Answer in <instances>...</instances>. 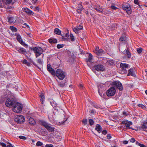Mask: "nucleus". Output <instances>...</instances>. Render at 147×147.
I'll return each instance as SVG.
<instances>
[{
  "mask_svg": "<svg viewBox=\"0 0 147 147\" xmlns=\"http://www.w3.org/2000/svg\"><path fill=\"white\" fill-rule=\"evenodd\" d=\"M13 107V111L17 113L21 112L22 109V105L17 102H16Z\"/></svg>",
  "mask_w": 147,
  "mask_h": 147,
  "instance_id": "f257e3e1",
  "label": "nucleus"
},
{
  "mask_svg": "<svg viewBox=\"0 0 147 147\" xmlns=\"http://www.w3.org/2000/svg\"><path fill=\"white\" fill-rule=\"evenodd\" d=\"M40 123L49 131L52 132L54 131V128L51 127V125L48 123L44 121H42Z\"/></svg>",
  "mask_w": 147,
  "mask_h": 147,
  "instance_id": "f03ea898",
  "label": "nucleus"
},
{
  "mask_svg": "<svg viewBox=\"0 0 147 147\" xmlns=\"http://www.w3.org/2000/svg\"><path fill=\"white\" fill-rule=\"evenodd\" d=\"M55 75L58 78L61 80H63L65 76V73L62 70L58 69L55 73Z\"/></svg>",
  "mask_w": 147,
  "mask_h": 147,
  "instance_id": "7ed1b4c3",
  "label": "nucleus"
},
{
  "mask_svg": "<svg viewBox=\"0 0 147 147\" xmlns=\"http://www.w3.org/2000/svg\"><path fill=\"white\" fill-rule=\"evenodd\" d=\"M121 68V73L122 74H126L127 72V70L129 69L128 65L126 63H121L120 64Z\"/></svg>",
  "mask_w": 147,
  "mask_h": 147,
  "instance_id": "20e7f679",
  "label": "nucleus"
},
{
  "mask_svg": "<svg viewBox=\"0 0 147 147\" xmlns=\"http://www.w3.org/2000/svg\"><path fill=\"white\" fill-rule=\"evenodd\" d=\"M33 50L34 53L36 54V58L40 56L43 52L42 48L40 47H35L34 48Z\"/></svg>",
  "mask_w": 147,
  "mask_h": 147,
  "instance_id": "39448f33",
  "label": "nucleus"
},
{
  "mask_svg": "<svg viewBox=\"0 0 147 147\" xmlns=\"http://www.w3.org/2000/svg\"><path fill=\"white\" fill-rule=\"evenodd\" d=\"M14 121L18 123H22L25 120L24 116L22 115H17L14 119Z\"/></svg>",
  "mask_w": 147,
  "mask_h": 147,
  "instance_id": "423d86ee",
  "label": "nucleus"
},
{
  "mask_svg": "<svg viewBox=\"0 0 147 147\" xmlns=\"http://www.w3.org/2000/svg\"><path fill=\"white\" fill-rule=\"evenodd\" d=\"M16 102L13 99L9 98L5 102V105L8 107H13Z\"/></svg>",
  "mask_w": 147,
  "mask_h": 147,
  "instance_id": "0eeeda50",
  "label": "nucleus"
},
{
  "mask_svg": "<svg viewBox=\"0 0 147 147\" xmlns=\"http://www.w3.org/2000/svg\"><path fill=\"white\" fill-rule=\"evenodd\" d=\"M116 90L113 87H111L107 92V94L108 96H113L115 93Z\"/></svg>",
  "mask_w": 147,
  "mask_h": 147,
  "instance_id": "6e6552de",
  "label": "nucleus"
},
{
  "mask_svg": "<svg viewBox=\"0 0 147 147\" xmlns=\"http://www.w3.org/2000/svg\"><path fill=\"white\" fill-rule=\"evenodd\" d=\"M142 130L144 131H147V120L144 121L142 125H141L139 127L137 128V129L135 130Z\"/></svg>",
  "mask_w": 147,
  "mask_h": 147,
  "instance_id": "1a4fd4ad",
  "label": "nucleus"
},
{
  "mask_svg": "<svg viewBox=\"0 0 147 147\" xmlns=\"http://www.w3.org/2000/svg\"><path fill=\"white\" fill-rule=\"evenodd\" d=\"M94 69L98 71H103L105 70V68L103 65L101 64L95 65L94 66Z\"/></svg>",
  "mask_w": 147,
  "mask_h": 147,
  "instance_id": "9d476101",
  "label": "nucleus"
},
{
  "mask_svg": "<svg viewBox=\"0 0 147 147\" xmlns=\"http://www.w3.org/2000/svg\"><path fill=\"white\" fill-rule=\"evenodd\" d=\"M50 102L51 105L56 110L58 111L60 109L59 106H58V105L57 104L56 102L53 99H51Z\"/></svg>",
  "mask_w": 147,
  "mask_h": 147,
  "instance_id": "9b49d317",
  "label": "nucleus"
},
{
  "mask_svg": "<svg viewBox=\"0 0 147 147\" xmlns=\"http://www.w3.org/2000/svg\"><path fill=\"white\" fill-rule=\"evenodd\" d=\"M122 123L125 124V126L128 127L129 129L134 130L132 127H130V126L132 125V123L131 122L128 121H122Z\"/></svg>",
  "mask_w": 147,
  "mask_h": 147,
  "instance_id": "f8f14e48",
  "label": "nucleus"
},
{
  "mask_svg": "<svg viewBox=\"0 0 147 147\" xmlns=\"http://www.w3.org/2000/svg\"><path fill=\"white\" fill-rule=\"evenodd\" d=\"M113 84L115 85L120 90H123V88L122 84L120 82L116 81L114 82Z\"/></svg>",
  "mask_w": 147,
  "mask_h": 147,
  "instance_id": "ddd939ff",
  "label": "nucleus"
},
{
  "mask_svg": "<svg viewBox=\"0 0 147 147\" xmlns=\"http://www.w3.org/2000/svg\"><path fill=\"white\" fill-rule=\"evenodd\" d=\"M47 68L48 71L50 73H51L52 75L54 76L55 75V71L54 69L52 68L51 65L49 64L48 65H47Z\"/></svg>",
  "mask_w": 147,
  "mask_h": 147,
  "instance_id": "4468645a",
  "label": "nucleus"
},
{
  "mask_svg": "<svg viewBox=\"0 0 147 147\" xmlns=\"http://www.w3.org/2000/svg\"><path fill=\"white\" fill-rule=\"evenodd\" d=\"M22 10L29 15H33L34 14V13L33 11L26 7L23 8Z\"/></svg>",
  "mask_w": 147,
  "mask_h": 147,
  "instance_id": "2eb2a0df",
  "label": "nucleus"
},
{
  "mask_svg": "<svg viewBox=\"0 0 147 147\" xmlns=\"http://www.w3.org/2000/svg\"><path fill=\"white\" fill-rule=\"evenodd\" d=\"M83 27L82 26H79L73 28V31L75 33H78V31L79 30H82L83 29Z\"/></svg>",
  "mask_w": 147,
  "mask_h": 147,
  "instance_id": "dca6fc26",
  "label": "nucleus"
},
{
  "mask_svg": "<svg viewBox=\"0 0 147 147\" xmlns=\"http://www.w3.org/2000/svg\"><path fill=\"white\" fill-rule=\"evenodd\" d=\"M28 122L31 125H34L36 124L35 120L32 118L28 117Z\"/></svg>",
  "mask_w": 147,
  "mask_h": 147,
  "instance_id": "f3484780",
  "label": "nucleus"
},
{
  "mask_svg": "<svg viewBox=\"0 0 147 147\" xmlns=\"http://www.w3.org/2000/svg\"><path fill=\"white\" fill-rule=\"evenodd\" d=\"M95 51L96 54L98 55H101L104 53V51L103 50L101 49H99L97 48H96Z\"/></svg>",
  "mask_w": 147,
  "mask_h": 147,
  "instance_id": "a211bd4d",
  "label": "nucleus"
},
{
  "mask_svg": "<svg viewBox=\"0 0 147 147\" xmlns=\"http://www.w3.org/2000/svg\"><path fill=\"white\" fill-rule=\"evenodd\" d=\"M8 22L10 23H14L15 22L16 20L15 18L12 17H8Z\"/></svg>",
  "mask_w": 147,
  "mask_h": 147,
  "instance_id": "6ab92c4d",
  "label": "nucleus"
},
{
  "mask_svg": "<svg viewBox=\"0 0 147 147\" xmlns=\"http://www.w3.org/2000/svg\"><path fill=\"white\" fill-rule=\"evenodd\" d=\"M123 53L124 54H127L128 58H130L131 56L130 53L128 49H125L124 51L123 52Z\"/></svg>",
  "mask_w": 147,
  "mask_h": 147,
  "instance_id": "aec40b11",
  "label": "nucleus"
},
{
  "mask_svg": "<svg viewBox=\"0 0 147 147\" xmlns=\"http://www.w3.org/2000/svg\"><path fill=\"white\" fill-rule=\"evenodd\" d=\"M16 50L20 53H24L26 52V50L22 48H17Z\"/></svg>",
  "mask_w": 147,
  "mask_h": 147,
  "instance_id": "412c9836",
  "label": "nucleus"
},
{
  "mask_svg": "<svg viewBox=\"0 0 147 147\" xmlns=\"http://www.w3.org/2000/svg\"><path fill=\"white\" fill-rule=\"evenodd\" d=\"M95 129L99 133H100L101 131V127L99 124H97L96 125Z\"/></svg>",
  "mask_w": 147,
  "mask_h": 147,
  "instance_id": "4be33fe9",
  "label": "nucleus"
},
{
  "mask_svg": "<svg viewBox=\"0 0 147 147\" xmlns=\"http://www.w3.org/2000/svg\"><path fill=\"white\" fill-rule=\"evenodd\" d=\"M134 76V72L133 70L132 69H130L128 70V73L127 74V76Z\"/></svg>",
  "mask_w": 147,
  "mask_h": 147,
  "instance_id": "5701e85b",
  "label": "nucleus"
},
{
  "mask_svg": "<svg viewBox=\"0 0 147 147\" xmlns=\"http://www.w3.org/2000/svg\"><path fill=\"white\" fill-rule=\"evenodd\" d=\"M40 100L41 103L43 104L44 103V101L45 100L44 95L43 93H42L40 95Z\"/></svg>",
  "mask_w": 147,
  "mask_h": 147,
  "instance_id": "b1692460",
  "label": "nucleus"
},
{
  "mask_svg": "<svg viewBox=\"0 0 147 147\" xmlns=\"http://www.w3.org/2000/svg\"><path fill=\"white\" fill-rule=\"evenodd\" d=\"M58 85L61 88H63L65 86V82H58Z\"/></svg>",
  "mask_w": 147,
  "mask_h": 147,
  "instance_id": "393cba45",
  "label": "nucleus"
},
{
  "mask_svg": "<svg viewBox=\"0 0 147 147\" xmlns=\"http://www.w3.org/2000/svg\"><path fill=\"white\" fill-rule=\"evenodd\" d=\"M63 39L65 40H67L69 39V35L68 33L66 34L65 36H62Z\"/></svg>",
  "mask_w": 147,
  "mask_h": 147,
  "instance_id": "a878e982",
  "label": "nucleus"
},
{
  "mask_svg": "<svg viewBox=\"0 0 147 147\" xmlns=\"http://www.w3.org/2000/svg\"><path fill=\"white\" fill-rule=\"evenodd\" d=\"M92 59V56L91 53H90L89 55L88 58L87 59V61L91 62Z\"/></svg>",
  "mask_w": 147,
  "mask_h": 147,
  "instance_id": "bb28decb",
  "label": "nucleus"
},
{
  "mask_svg": "<svg viewBox=\"0 0 147 147\" xmlns=\"http://www.w3.org/2000/svg\"><path fill=\"white\" fill-rule=\"evenodd\" d=\"M126 11L128 14H131V10L130 6L129 5H128V8L127 9Z\"/></svg>",
  "mask_w": 147,
  "mask_h": 147,
  "instance_id": "cd10ccee",
  "label": "nucleus"
},
{
  "mask_svg": "<svg viewBox=\"0 0 147 147\" xmlns=\"http://www.w3.org/2000/svg\"><path fill=\"white\" fill-rule=\"evenodd\" d=\"M49 42L51 43H56L57 42V40L55 39L51 38L49 40Z\"/></svg>",
  "mask_w": 147,
  "mask_h": 147,
  "instance_id": "c85d7f7f",
  "label": "nucleus"
},
{
  "mask_svg": "<svg viewBox=\"0 0 147 147\" xmlns=\"http://www.w3.org/2000/svg\"><path fill=\"white\" fill-rule=\"evenodd\" d=\"M54 32L58 35H60L61 31L58 28H56L54 30Z\"/></svg>",
  "mask_w": 147,
  "mask_h": 147,
  "instance_id": "c756f323",
  "label": "nucleus"
},
{
  "mask_svg": "<svg viewBox=\"0 0 147 147\" xmlns=\"http://www.w3.org/2000/svg\"><path fill=\"white\" fill-rule=\"evenodd\" d=\"M17 39L19 42L21 44H22L24 42L22 40L21 36L20 35H18L17 36Z\"/></svg>",
  "mask_w": 147,
  "mask_h": 147,
  "instance_id": "7c9ffc66",
  "label": "nucleus"
},
{
  "mask_svg": "<svg viewBox=\"0 0 147 147\" xmlns=\"http://www.w3.org/2000/svg\"><path fill=\"white\" fill-rule=\"evenodd\" d=\"M94 9L96 10L97 11L100 12H102L103 11L102 9L98 7H95Z\"/></svg>",
  "mask_w": 147,
  "mask_h": 147,
  "instance_id": "2f4dec72",
  "label": "nucleus"
},
{
  "mask_svg": "<svg viewBox=\"0 0 147 147\" xmlns=\"http://www.w3.org/2000/svg\"><path fill=\"white\" fill-rule=\"evenodd\" d=\"M48 117L50 121H52L53 120V113L49 114L48 115Z\"/></svg>",
  "mask_w": 147,
  "mask_h": 147,
  "instance_id": "473e14b6",
  "label": "nucleus"
},
{
  "mask_svg": "<svg viewBox=\"0 0 147 147\" xmlns=\"http://www.w3.org/2000/svg\"><path fill=\"white\" fill-rule=\"evenodd\" d=\"M9 28L13 31L16 32L17 31V29L15 27L10 26Z\"/></svg>",
  "mask_w": 147,
  "mask_h": 147,
  "instance_id": "72a5a7b5",
  "label": "nucleus"
},
{
  "mask_svg": "<svg viewBox=\"0 0 147 147\" xmlns=\"http://www.w3.org/2000/svg\"><path fill=\"white\" fill-rule=\"evenodd\" d=\"M23 63L26 65L28 66H29L30 65V63L28 62L27 61L26 59H24L23 61Z\"/></svg>",
  "mask_w": 147,
  "mask_h": 147,
  "instance_id": "f704fd0d",
  "label": "nucleus"
},
{
  "mask_svg": "<svg viewBox=\"0 0 147 147\" xmlns=\"http://www.w3.org/2000/svg\"><path fill=\"white\" fill-rule=\"evenodd\" d=\"M82 124L84 125H86L87 124L88 121L86 119H83L82 120Z\"/></svg>",
  "mask_w": 147,
  "mask_h": 147,
  "instance_id": "c9c22d12",
  "label": "nucleus"
},
{
  "mask_svg": "<svg viewBox=\"0 0 147 147\" xmlns=\"http://www.w3.org/2000/svg\"><path fill=\"white\" fill-rule=\"evenodd\" d=\"M89 122L90 125H92L94 123V121L93 120L90 119L89 120Z\"/></svg>",
  "mask_w": 147,
  "mask_h": 147,
  "instance_id": "e433bc0d",
  "label": "nucleus"
},
{
  "mask_svg": "<svg viewBox=\"0 0 147 147\" xmlns=\"http://www.w3.org/2000/svg\"><path fill=\"white\" fill-rule=\"evenodd\" d=\"M70 39L72 41H74L75 40L74 38V36L73 35V34L71 33H70Z\"/></svg>",
  "mask_w": 147,
  "mask_h": 147,
  "instance_id": "4c0bfd02",
  "label": "nucleus"
},
{
  "mask_svg": "<svg viewBox=\"0 0 147 147\" xmlns=\"http://www.w3.org/2000/svg\"><path fill=\"white\" fill-rule=\"evenodd\" d=\"M63 46L64 45L63 44H58L57 45V47L58 49H60L61 48H63Z\"/></svg>",
  "mask_w": 147,
  "mask_h": 147,
  "instance_id": "58836bf2",
  "label": "nucleus"
},
{
  "mask_svg": "<svg viewBox=\"0 0 147 147\" xmlns=\"http://www.w3.org/2000/svg\"><path fill=\"white\" fill-rule=\"evenodd\" d=\"M43 145V143L40 142V141H38L36 144V145L37 146H41L42 145Z\"/></svg>",
  "mask_w": 147,
  "mask_h": 147,
  "instance_id": "ea45409f",
  "label": "nucleus"
},
{
  "mask_svg": "<svg viewBox=\"0 0 147 147\" xmlns=\"http://www.w3.org/2000/svg\"><path fill=\"white\" fill-rule=\"evenodd\" d=\"M128 5L127 4L126 5H123L122 6L124 10L126 11L128 8Z\"/></svg>",
  "mask_w": 147,
  "mask_h": 147,
  "instance_id": "a19ab883",
  "label": "nucleus"
},
{
  "mask_svg": "<svg viewBox=\"0 0 147 147\" xmlns=\"http://www.w3.org/2000/svg\"><path fill=\"white\" fill-rule=\"evenodd\" d=\"M19 138L20 139H22L23 140H26L27 139V138L26 137L24 136H19Z\"/></svg>",
  "mask_w": 147,
  "mask_h": 147,
  "instance_id": "79ce46f5",
  "label": "nucleus"
},
{
  "mask_svg": "<svg viewBox=\"0 0 147 147\" xmlns=\"http://www.w3.org/2000/svg\"><path fill=\"white\" fill-rule=\"evenodd\" d=\"M139 107H141L143 109H145L146 108L145 106L142 104H139L138 105Z\"/></svg>",
  "mask_w": 147,
  "mask_h": 147,
  "instance_id": "37998d69",
  "label": "nucleus"
},
{
  "mask_svg": "<svg viewBox=\"0 0 147 147\" xmlns=\"http://www.w3.org/2000/svg\"><path fill=\"white\" fill-rule=\"evenodd\" d=\"M116 28V25L113 24L112 25L111 29L112 30H115Z\"/></svg>",
  "mask_w": 147,
  "mask_h": 147,
  "instance_id": "c03bdc74",
  "label": "nucleus"
},
{
  "mask_svg": "<svg viewBox=\"0 0 147 147\" xmlns=\"http://www.w3.org/2000/svg\"><path fill=\"white\" fill-rule=\"evenodd\" d=\"M142 50V48H140L139 49H138L137 51L138 53H141Z\"/></svg>",
  "mask_w": 147,
  "mask_h": 147,
  "instance_id": "a18cd8bd",
  "label": "nucleus"
},
{
  "mask_svg": "<svg viewBox=\"0 0 147 147\" xmlns=\"http://www.w3.org/2000/svg\"><path fill=\"white\" fill-rule=\"evenodd\" d=\"M0 145L2 146L3 147H7L6 145L3 143L0 142Z\"/></svg>",
  "mask_w": 147,
  "mask_h": 147,
  "instance_id": "49530a36",
  "label": "nucleus"
},
{
  "mask_svg": "<svg viewBox=\"0 0 147 147\" xmlns=\"http://www.w3.org/2000/svg\"><path fill=\"white\" fill-rule=\"evenodd\" d=\"M111 8H112V9L114 10H116L117 9V8L116 7L113 5H112L111 6Z\"/></svg>",
  "mask_w": 147,
  "mask_h": 147,
  "instance_id": "de8ad7c7",
  "label": "nucleus"
},
{
  "mask_svg": "<svg viewBox=\"0 0 147 147\" xmlns=\"http://www.w3.org/2000/svg\"><path fill=\"white\" fill-rule=\"evenodd\" d=\"M23 25L24 26H23V27H24V28H25L26 27L28 28H29V26L26 23H25L24 24H23Z\"/></svg>",
  "mask_w": 147,
  "mask_h": 147,
  "instance_id": "09e8293b",
  "label": "nucleus"
},
{
  "mask_svg": "<svg viewBox=\"0 0 147 147\" xmlns=\"http://www.w3.org/2000/svg\"><path fill=\"white\" fill-rule=\"evenodd\" d=\"M45 147H53V146L52 144H46Z\"/></svg>",
  "mask_w": 147,
  "mask_h": 147,
  "instance_id": "8fccbe9b",
  "label": "nucleus"
},
{
  "mask_svg": "<svg viewBox=\"0 0 147 147\" xmlns=\"http://www.w3.org/2000/svg\"><path fill=\"white\" fill-rule=\"evenodd\" d=\"M38 63H39L40 64H41L42 63V60H41V59H38Z\"/></svg>",
  "mask_w": 147,
  "mask_h": 147,
  "instance_id": "3c124183",
  "label": "nucleus"
},
{
  "mask_svg": "<svg viewBox=\"0 0 147 147\" xmlns=\"http://www.w3.org/2000/svg\"><path fill=\"white\" fill-rule=\"evenodd\" d=\"M78 87L80 88L81 89H83L84 87L83 85L82 84H80L79 85Z\"/></svg>",
  "mask_w": 147,
  "mask_h": 147,
  "instance_id": "603ef678",
  "label": "nucleus"
},
{
  "mask_svg": "<svg viewBox=\"0 0 147 147\" xmlns=\"http://www.w3.org/2000/svg\"><path fill=\"white\" fill-rule=\"evenodd\" d=\"M130 141L131 142H134L135 141V140L134 138H131L130 140Z\"/></svg>",
  "mask_w": 147,
  "mask_h": 147,
  "instance_id": "864d4df0",
  "label": "nucleus"
},
{
  "mask_svg": "<svg viewBox=\"0 0 147 147\" xmlns=\"http://www.w3.org/2000/svg\"><path fill=\"white\" fill-rule=\"evenodd\" d=\"M34 11H39V9L38 7H35L34 8Z\"/></svg>",
  "mask_w": 147,
  "mask_h": 147,
  "instance_id": "5fc2aeb1",
  "label": "nucleus"
},
{
  "mask_svg": "<svg viewBox=\"0 0 147 147\" xmlns=\"http://www.w3.org/2000/svg\"><path fill=\"white\" fill-rule=\"evenodd\" d=\"M138 145L141 147H146L145 146L142 144L139 143Z\"/></svg>",
  "mask_w": 147,
  "mask_h": 147,
  "instance_id": "6e6d98bb",
  "label": "nucleus"
},
{
  "mask_svg": "<svg viewBox=\"0 0 147 147\" xmlns=\"http://www.w3.org/2000/svg\"><path fill=\"white\" fill-rule=\"evenodd\" d=\"M107 137L108 139H109L111 138V137L110 134H108Z\"/></svg>",
  "mask_w": 147,
  "mask_h": 147,
  "instance_id": "4d7b16f0",
  "label": "nucleus"
},
{
  "mask_svg": "<svg viewBox=\"0 0 147 147\" xmlns=\"http://www.w3.org/2000/svg\"><path fill=\"white\" fill-rule=\"evenodd\" d=\"M6 4H9L11 2L12 0H6Z\"/></svg>",
  "mask_w": 147,
  "mask_h": 147,
  "instance_id": "13d9d810",
  "label": "nucleus"
},
{
  "mask_svg": "<svg viewBox=\"0 0 147 147\" xmlns=\"http://www.w3.org/2000/svg\"><path fill=\"white\" fill-rule=\"evenodd\" d=\"M134 3L136 4H138L139 2L138 0H134Z\"/></svg>",
  "mask_w": 147,
  "mask_h": 147,
  "instance_id": "bf43d9fd",
  "label": "nucleus"
},
{
  "mask_svg": "<svg viewBox=\"0 0 147 147\" xmlns=\"http://www.w3.org/2000/svg\"><path fill=\"white\" fill-rule=\"evenodd\" d=\"M102 133L103 134L105 135L106 134H107V131L105 130L103 131H102Z\"/></svg>",
  "mask_w": 147,
  "mask_h": 147,
  "instance_id": "052dcab7",
  "label": "nucleus"
},
{
  "mask_svg": "<svg viewBox=\"0 0 147 147\" xmlns=\"http://www.w3.org/2000/svg\"><path fill=\"white\" fill-rule=\"evenodd\" d=\"M7 147H14L11 144L9 143V144L7 145Z\"/></svg>",
  "mask_w": 147,
  "mask_h": 147,
  "instance_id": "680f3d73",
  "label": "nucleus"
},
{
  "mask_svg": "<svg viewBox=\"0 0 147 147\" xmlns=\"http://www.w3.org/2000/svg\"><path fill=\"white\" fill-rule=\"evenodd\" d=\"M32 3L34 4H35L36 2L38 0H32Z\"/></svg>",
  "mask_w": 147,
  "mask_h": 147,
  "instance_id": "e2e57ef3",
  "label": "nucleus"
},
{
  "mask_svg": "<svg viewBox=\"0 0 147 147\" xmlns=\"http://www.w3.org/2000/svg\"><path fill=\"white\" fill-rule=\"evenodd\" d=\"M123 39L124 38L123 37H121L119 39V40L121 41H123Z\"/></svg>",
  "mask_w": 147,
  "mask_h": 147,
  "instance_id": "0e129e2a",
  "label": "nucleus"
},
{
  "mask_svg": "<svg viewBox=\"0 0 147 147\" xmlns=\"http://www.w3.org/2000/svg\"><path fill=\"white\" fill-rule=\"evenodd\" d=\"M98 93H99V94L100 95V96H101V95H102V94H101V93H100V88H98Z\"/></svg>",
  "mask_w": 147,
  "mask_h": 147,
  "instance_id": "69168bd1",
  "label": "nucleus"
},
{
  "mask_svg": "<svg viewBox=\"0 0 147 147\" xmlns=\"http://www.w3.org/2000/svg\"><path fill=\"white\" fill-rule=\"evenodd\" d=\"M77 11H78V12L79 13H81V9H78V10Z\"/></svg>",
  "mask_w": 147,
  "mask_h": 147,
  "instance_id": "338daca9",
  "label": "nucleus"
},
{
  "mask_svg": "<svg viewBox=\"0 0 147 147\" xmlns=\"http://www.w3.org/2000/svg\"><path fill=\"white\" fill-rule=\"evenodd\" d=\"M3 5H2V3L0 4V7H3Z\"/></svg>",
  "mask_w": 147,
  "mask_h": 147,
  "instance_id": "774afa93",
  "label": "nucleus"
}]
</instances>
